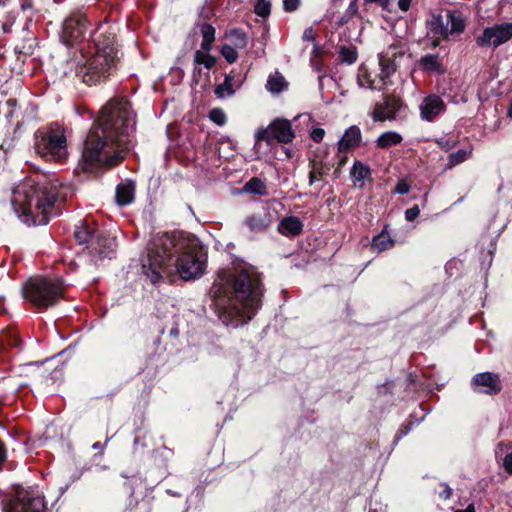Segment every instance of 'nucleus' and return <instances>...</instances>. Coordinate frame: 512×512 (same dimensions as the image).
<instances>
[{"label":"nucleus","instance_id":"f257e3e1","mask_svg":"<svg viewBox=\"0 0 512 512\" xmlns=\"http://www.w3.org/2000/svg\"><path fill=\"white\" fill-rule=\"evenodd\" d=\"M135 115L129 102L112 99L101 110L84 142L82 159L85 168L113 167L130 149L129 137L135 130Z\"/></svg>","mask_w":512,"mask_h":512},{"label":"nucleus","instance_id":"f03ea898","mask_svg":"<svg viewBox=\"0 0 512 512\" xmlns=\"http://www.w3.org/2000/svg\"><path fill=\"white\" fill-rule=\"evenodd\" d=\"M219 319L226 326L248 323L261 307L263 286L254 267H243L234 273L222 271L210 289Z\"/></svg>","mask_w":512,"mask_h":512},{"label":"nucleus","instance_id":"7ed1b4c3","mask_svg":"<svg viewBox=\"0 0 512 512\" xmlns=\"http://www.w3.org/2000/svg\"><path fill=\"white\" fill-rule=\"evenodd\" d=\"M174 253L177 254L174 267L181 279L196 280L204 274L206 256L201 248L166 233L157 234L149 242L146 255L141 259L143 273L151 283L157 284L171 274L170 260Z\"/></svg>","mask_w":512,"mask_h":512},{"label":"nucleus","instance_id":"20e7f679","mask_svg":"<svg viewBox=\"0 0 512 512\" xmlns=\"http://www.w3.org/2000/svg\"><path fill=\"white\" fill-rule=\"evenodd\" d=\"M94 41V55L79 70L82 81L88 85H95L107 79L115 70L118 60L114 34L101 33Z\"/></svg>","mask_w":512,"mask_h":512},{"label":"nucleus","instance_id":"39448f33","mask_svg":"<svg viewBox=\"0 0 512 512\" xmlns=\"http://www.w3.org/2000/svg\"><path fill=\"white\" fill-rule=\"evenodd\" d=\"M61 184L54 175L37 174L34 178V226L46 225L57 212L55 203L60 196Z\"/></svg>","mask_w":512,"mask_h":512},{"label":"nucleus","instance_id":"423d86ee","mask_svg":"<svg viewBox=\"0 0 512 512\" xmlns=\"http://www.w3.org/2000/svg\"><path fill=\"white\" fill-rule=\"evenodd\" d=\"M34 152L47 160H65L68 151L64 129L58 125L38 129L34 135Z\"/></svg>","mask_w":512,"mask_h":512},{"label":"nucleus","instance_id":"0eeeda50","mask_svg":"<svg viewBox=\"0 0 512 512\" xmlns=\"http://www.w3.org/2000/svg\"><path fill=\"white\" fill-rule=\"evenodd\" d=\"M428 25L430 33L436 39H445L452 34L462 33L465 28L461 14L450 10L445 13L433 14Z\"/></svg>","mask_w":512,"mask_h":512},{"label":"nucleus","instance_id":"6e6552de","mask_svg":"<svg viewBox=\"0 0 512 512\" xmlns=\"http://www.w3.org/2000/svg\"><path fill=\"white\" fill-rule=\"evenodd\" d=\"M62 282L56 278H34V307L47 308L62 296Z\"/></svg>","mask_w":512,"mask_h":512},{"label":"nucleus","instance_id":"1a4fd4ad","mask_svg":"<svg viewBox=\"0 0 512 512\" xmlns=\"http://www.w3.org/2000/svg\"><path fill=\"white\" fill-rule=\"evenodd\" d=\"M255 138L256 143L265 141L270 145L273 140H277L279 143L287 144L293 141L295 133L290 121L277 118L267 128L258 130Z\"/></svg>","mask_w":512,"mask_h":512},{"label":"nucleus","instance_id":"9d476101","mask_svg":"<svg viewBox=\"0 0 512 512\" xmlns=\"http://www.w3.org/2000/svg\"><path fill=\"white\" fill-rule=\"evenodd\" d=\"M32 195V183L25 179L15 186L12 193L11 203L17 217L25 224L30 225V204Z\"/></svg>","mask_w":512,"mask_h":512},{"label":"nucleus","instance_id":"9b49d317","mask_svg":"<svg viewBox=\"0 0 512 512\" xmlns=\"http://www.w3.org/2000/svg\"><path fill=\"white\" fill-rule=\"evenodd\" d=\"M512 38V23L504 22L486 27L481 36L476 38V43L480 47H499Z\"/></svg>","mask_w":512,"mask_h":512},{"label":"nucleus","instance_id":"f8f14e48","mask_svg":"<svg viewBox=\"0 0 512 512\" xmlns=\"http://www.w3.org/2000/svg\"><path fill=\"white\" fill-rule=\"evenodd\" d=\"M86 19L82 14L67 18L63 24L61 39L67 46H72L83 39Z\"/></svg>","mask_w":512,"mask_h":512},{"label":"nucleus","instance_id":"ddd939ff","mask_svg":"<svg viewBox=\"0 0 512 512\" xmlns=\"http://www.w3.org/2000/svg\"><path fill=\"white\" fill-rule=\"evenodd\" d=\"M471 387L474 392L492 396L502 390V382L499 374L487 371L475 374L471 379Z\"/></svg>","mask_w":512,"mask_h":512},{"label":"nucleus","instance_id":"4468645a","mask_svg":"<svg viewBox=\"0 0 512 512\" xmlns=\"http://www.w3.org/2000/svg\"><path fill=\"white\" fill-rule=\"evenodd\" d=\"M31 503V492L21 486H14L11 498L3 505V512H32Z\"/></svg>","mask_w":512,"mask_h":512},{"label":"nucleus","instance_id":"2eb2a0df","mask_svg":"<svg viewBox=\"0 0 512 512\" xmlns=\"http://www.w3.org/2000/svg\"><path fill=\"white\" fill-rule=\"evenodd\" d=\"M403 52L398 47L391 45L387 51L379 55V65L381 67L380 77L384 83L397 69V58H401Z\"/></svg>","mask_w":512,"mask_h":512},{"label":"nucleus","instance_id":"dca6fc26","mask_svg":"<svg viewBox=\"0 0 512 512\" xmlns=\"http://www.w3.org/2000/svg\"><path fill=\"white\" fill-rule=\"evenodd\" d=\"M446 104L443 99L435 94L426 96L420 104V115L425 121L431 122L444 112Z\"/></svg>","mask_w":512,"mask_h":512},{"label":"nucleus","instance_id":"f3484780","mask_svg":"<svg viewBox=\"0 0 512 512\" xmlns=\"http://www.w3.org/2000/svg\"><path fill=\"white\" fill-rule=\"evenodd\" d=\"M243 81L241 75L232 70L225 75L224 82L216 86L215 95L220 99L231 97L242 86Z\"/></svg>","mask_w":512,"mask_h":512},{"label":"nucleus","instance_id":"a211bd4d","mask_svg":"<svg viewBox=\"0 0 512 512\" xmlns=\"http://www.w3.org/2000/svg\"><path fill=\"white\" fill-rule=\"evenodd\" d=\"M399 109V103L396 100H385L383 103H377L373 110V118L377 121L393 119Z\"/></svg>","mask_w":512,"mask_h":512},{"label":"nucleus","instance_id":"6ab92c4d","mask_svg":"<svg viewBox=\"0 0 512 512\" xmlns=\"http://www.w3.org/2000/svg\"><path fill=\"white\" fill-rule=\"evenodd\" d=\"M361 142V130L357 126H350L345 130L343 136L338 142L340 152L348 151L359 146Z\"/></svg>","mask_w":512,"mask_h":512},{"label":"nucleus","instance_id":"aec40b11","mask_svg":"<svg viewBox=\"0 0 512 512\" xmlns=\"http://www.w3.org/2000/svg\"><path fill=\"white\" fill-rule=\"evenodd\" d=\"M135 184L132 181L119 183L116 187L115 199L120 206L129 205L134 200Z\"/></svg>","mask_w":512,"mask_h":512},{"label":"nucleus","instance_id":"412c9836","mask_svg":"<svg viewBox=\"0 0 512 512\" xmlns=\"http://www.w3.org/2000/svg\"><path fill=\"white\" fill-rule=\"evenodd\" d=\"M350 177L355 187L363 188L365 186L366 179L371 177V170L361 161H355L350 170Z\"/></svg>","mask_w":512,"mask_h":512},{"label":"nucleus","instance_id":"4be33fe9","mask_svg":"<svg viewBox=\"0 0 512 512\" xmlns=\"http://www.w3.org/2000/svg\"><path fill=\"white\" fill-rule=\"evenodd\" d=\"M116 241L110 237H98L95 242L92 243V250L99 255L100 258L111 257L115 252Z\"/></svg>","mask_w":512,"mask_h":512},{"label":"nucleus","instance_id":"5701e85b","mask_svg":"<svg viewBox=\"0 0 512 512\" xmlns=\"http://www.w3.org/2000/svg\"><path fill=\"white\" fill-rule=\"evenodd\" d=\"M420 66L425 72L433 74H444L445 68L443 67L438 54H427L420 59Z\"/></svg>","mask_w":512,"mask_h":512},{"label":"nucleus","instance_id":"b1692460","mask_svg":"<svg viewBox=\"0 0 512 512\" xmlns=\"http://www.w3.org/2000/svg\"><path fill=\"white\" fill-rule=\"evenodd\" d=\"M302 222L294 216L286 217L278 225V231L284 236H295L302 231Z\"/></svg>","mask_w":512,"mask_h":512},{"label":"nucleus","instance_id":"393cba45","mask_svg":"<svg viewBox=\"0 0 512 512\" xmlns=\"http://www.w3.org/2000/svg\"><path fill=\"white\" fill-rule=\"evenodd\" d=\"M287 85L285 78L278 71H275L273 74L269 75L266 82V89L270 93L278 94L284 91Z\"/></svg>","mask_w":512,"mask_h":512},{"label":"nucleus","instance_id":"a878e982","mask_svg":"<svg viewBox=\"0 0 512 512\" xmlns=\"http://www.w3.org/2000/svg\"><path fill=\"white\" fill-rule=\"evenodd\" d=\"M393 245V239L384 229L381 233L373 237L371 242V249L376 252H382L392 248Z\"/></svg>","mask_w":512,"mask_h":512},{"label":"nucleus","instance_id":"bb28decb","mask_svg":"<svg viewBox=\"0 0 512 512\" xmlns=\"http://www.w3.org/2000/svg\"><path fill=\"white\" fill-rule=\"evenodd\" d=\"M246 225L251 231L261 232L269 226V218L266 214H253L246 218Z\"/></svg>","mask_w":512,"mask_h":512},{"label":"nucleus","instance_id":"cd10ccee","mask_svg":"<svg viewBox=\"0 0 512 512\" xmlns=\"http://www.w3.org/2000/svg\"><path fill=\"white\" fill-rule=\"evenodd\" d=\"M402 136L395 131H387L382 133L376 140L377 147L389 148L402 142Z\"/></svg>","mask_w":512,"mask_h":512},{"label":"nucleus","instance_id":"c85d7f7f","mask_svg":"<svg viewBox=\"0 0 512 512\" xmlns=\"http://www.w3.org/2000/svg\"><path fill=\"white\" fill-rule=\"evenodd\" d=\"M200 31L203 37L201 48L204 51H209L215 40V28L211 24L203 23L200 27Z\"/></svg>","mask_w":512,"mask_h":512},{"label":"nucleus","instance_id":"c756f323","mask_svg":"<svg viewBox=\"0 0 512 512\" xmlns=\"http://www.w3.org/2000/svg\"><path fill=\"white\" fill-rule=\"evenodd\" d=\"M227 37L230 40V42L233 44L234 47L243 49L247 46L248 39L246 33L239 29L235 28L230 30L227 33Z\"/></svg>","mask_w":512,"mask_h":512},{"label":"nucleus","instance_id":"7c9ffc66","mask_svg":"<svg viewBox=\"0 0 512 512\" xmlns=\"http://www.w3.org/2000/svg\"><path fill=\"white\" fill-rule=\"evenodd\" d=\"M244 191L247 193H253V194H257V195H261V196L267 194V188H266L265 183L257 177L250 179L244 185Z\"/></svg>","mask_w":512,"mask_h":512},{"label":"nucleus","instance_id":"2f4dec72","mask_svg":"<svg viewBox=\"0 0 512 512\" xmlns=\"http://www.w3.org/2000/svg\"><path fill=\"white\" fill-rule=\"evenodd\" d=\"M471 156V149H459L448 156L449 166L453 167L459 165L469 159Z\"/></svg>","mask_w":512,"mask_h":512},{"label":"nucleus","instance_id":"473e14b6","mask_svg":"<svg viewBox=\"0 0 512 512\" xmlns=\"http://www.w3.org/2000/svg\"><path fill=\"white\" fill-rule=\"evenodd\" d=\"M339 58L341 62L353 64L357 60V50L353 46H342L339 50Z\"/></svg>","mask_w":512,"mask_h":512},{"label":"nucleus","instance_id":"72a5a7b5","mask_svg":"<svg viewBox=\"0 0 512 512\" xmlns=\"http://www.w3.org/2000/svg\"><path fill=\"white\" fill-rule=\"evenodd\" d=\"M74 236L79 244L88 243L93 239V230L86 225H81L76 228Z\"/></svg>","mask_w":512,"mask_h":512},{"label":"nucleus","instance_id":"f704fd0d","mask_svg":"<svg viewBox=\"0 0 512 512\" xmlns=\"http://www.w3.org/2000/svg\"><path fill=\"white\" fill-rule=\"evenodd\" d=\"M324 174L323 166L320 163L313 162L309 173V185H313L316 181L320 180Z\"/></svg>","mask_w":512,"mask_h":512},{"label":"nucleus","instance_id":"c9c22d12","mask_svg":"<svg viewBox=\"0 0 512 512\" xmlns=\"http://www.w3.org/2000/svg\"><path fill=\"white\" fill-rule=\"evenodd\" d=\"M195 61L198 64L204 65L207 69H211L215 65V58L209 54H205L201 51H196Z\"/></svg>","mask_w":512,"mask_h":512},{"label":"nucleus","instance_id":"e433bc0d","mask_svg":"<svg viewBox=\"0 0 512 512\" xmlns=\"http://www.w3.org/2000/svg\"><path fill=\"white\" fill-rule=\"evenodd\" d=\"M271 11V3L268 0H258L254 12L261 17H267Z\"/></svg>","mask_w":512,"mask_h":512},{"label":"nucleus","instance_id":"4c0bfd02","mask_svg":"<svg viewBox=\"0 0 512 512\" xmlns=\"http://www.w3.org/2000/svg\"><path fill=\"white\" fill-rule=\"evenodd\" d=\"M235 48L236 47L225 44L222 46V49H221L222 56L230 64L234 63L238 58V53Z\"/></svg>","mask_w":512,"mask_h":512},{"label":"nucleus","instance_id":"58836bf2","mask_svg":"<svg viewBox=\"0 0 512 512\" xmlns=\"http://www.w3.org/2000/svg\"><path fill=\"white\" fill-rule=\"evenodd\" d=\"M209 118L212 122L219 126L224 125L227 121L226 114L222 109L219 108L212 109L209 113Z\"/></svg>","mask_w":512,"mask_h":512},{"label":"nucleus","instance_id":"ea45409f","mask_svg":"<svg viewBox=\"0 0 512 512\" xmlns=\"http://www.w3.org/2000/svg\"><path fill=\"white\" fill-rule=\"evenodd\" d=\"M364 5L369 9L372 4H376L383 11L392 12L390 0H363Z\"/></svg>","mask_w":512,"mask_h":512},{"label":"nucleus","instance_id":"a19ab883","mask_svg":"<svg viewBox=\"0 0 512 512\" xmlns=\"http://www.w3.org/2000/svg\"><path fill=\"white\" fill-rule=\"evenodd\" d=\"M23 298L27 301H32V282L31 279H28L27 282L23 285L22 288Z\"/></svg>","mask_w":512,"mask_h":512},{"label":"nucleus","instance_id":"79ce46f5","mask_svg":"<svg viewBox=\"0 0 512 512\" xmlns=\"http://www.w3.org/2000/svg\"><path fill=\"white\" fill-rule=\"evenodd\" d=\"M300 0H283V8L286 12H293L298 9Z\"/></svg>","mask_w":512,"mask_h":512},{"label":"nucleus","instance_id":"37998d69","mask_svg":"<svg viewBox=\"0 0 512 512\" xmlns=\"http://www.w3.org/2000/svg\"><path fill=\"white\" fill-rule=\"evenodd\" d=\"M410 191V185L405 181L401 180L395 186V193L405 195Z\"/></svg>","mask_w":512,"mask_h":512},{"label":"nucleus","instance_id":"c03bdc74","mask_svg":"<svg viewBox=\"0 0 512 512\" xmlns=\"http://www.w3.org/2000/svg\"><path fill=\"white\" fill-rule=\"evenodd\" d=\"M358 84L362 88H371V89L373 88L372 83L369 79V76L366 72L358 75Z\"/></svg>","mask_w":512,"mask_h":512},{"label":"nucleus","instance_id":"a18cd8bd","mask_svg":"<svg viewBox=\"0 0 512 512\" xmlns=\"http://www.w3.org/2000/svg\"><path fill=\"white\" fill-rule=\"evenodd\" d=\"M419 213H420L419 207L417 205H415L405 211V218L407 221H413L414 219H416L418 217Z\"/></svg>","mask_w":512,"mask_h":512},{"label":"nucleus","instance_id":"49530a36","mask_svg":"<svg viewBox=\"0 0 512 512\" xmlns=\"http://www.w3.org/2000/svg\"><path fill=\"white\" fill-rule=\"evenodd\" d=\"M324 135H325V131L324 129L322 128H314L312 131H311V138L315 141V142H321L324 138Z\"/></svg>","mask_w":512,"mask_h":512},{"label":"nucleus","instance_id":"de8ad7c7","mask_svg":"<svg viewBox=\"0 0 512 512\" xmlns=\"http://www.w3.org/2000/svg\"><path fill=\"white\" fill-rule=\"evenodd\" d=\"M34 512H46V505L42 497H34Z\"/></svg>","mask_w":512,"mask_h":512},{"label":"nucleus","instance_id":"09e8293b","mask_svg":"<svg viewBox=\"0 0 512 512\" xmlns=\"http://www.w3.org/2000/svg\"><path fill=\"white\" fill-rule=\"evenodd\" d=\"M503 467H504V470L507 473L512 474V452L508 453L504 457V459H503Z\"/></svg>","mask_w":512,"mask_h":512},{"label":"nucleus","instance_id":"8fccbe9b","mask_svg":"<svg viewBox=\"0 0 512 512\" xmlns=\"http://www.w3.org/2000/svg\"><path fill=\"white\" fill-rule=\"evenodd\" d=\"M412 0H398V7L401 11L407 12L411 7Z\"/></svg>","mask_w":512,"mask_h":512},{"label":"nucleus","instance_id":"3c124183","mask_svg":"<svg viewBox=\"0 0 512 512\" xmlns=\"http://www.w3.org/2000/svg\"><path fill=\"white\" fill-rule=\"evenodd\" d=\"M315 38L314 36V31L311 27L305 29L304 33H303V39L304 40H308V41H313Z\"/></svg>","mask_w":512,"mask_h":512},{"label":"nucleus","instance_id":"603ef678","mask_svg":"<svg viewBox=\"0 0 512 512\" xmlns=\"http://www.w3.org/2000/svg\"><path fill=\"white\" fill-rule=\"evenodd\" d=\"M5 459H6V452H5L3 444L0 442V470L2 469Z\"/></svg>","mask_w":512,"mask_h":512},{"label":"nucleus","instance_id":"864d4df0","mask_svg":"<svg viewBox=\"0 0 512 512\" xmlns=\"http://www.w3.org/2000/svg\"><path fill=\"white\" fill-rule=\"evenodd\" d=\"M358 10L356 0H353L348 7V12L351 14H355Z\"/></svg>","mask_w":512,"mask_h":512},{"label":"nucleus","instance_id":"5fc2aeb1","mask_svg":"<svg viewBox=\"0 0 512 512\" xmlns=\"http://www.w3.org/2000/svg\"><path fill=\"white\" fill-rule=\"evenodd\" d=\"M438 144L440 145L441 148L445 150H449L452 147L448 140L441 139L438 141Z\"/></svg>","mask_w":512,"mask_h":512},{"label":"nucleus","instance_id":"6e6d98bb","mask_svg":"<svg viewBox=\"0 0 512 512\" xmlns=\"http://www.w3.org/2000/svg\"><path fill=\"white\" fill-rule=\"evenodd\" d=\"M455 512H475V509H474L473 505H469L466 509H464V510H456Z\"/></svg>","mask_w":512,"mask_h":512},{"label":"nucleus","instance_id":"4d7b16f0","mask_svg":"<svg viewBox=\"0 0 512 512\" xmlns=\"http://www.w3.org/2000/svg\"><path fill=\"white\" fill-rule=\"evenodd\" d=\"M0 29L3 30L4 33L9 32V26L5 23H0Z\"/></svg>","mask_w":512,"mask_h":512},{"label":"nucleus","instance_id":"13d9d810","mask_svg":"<svg viewBox=\"0 0 512 512\" xmlns=\"http://www.w3.org/2000/svg\"><path fill=\"white\" fill-rule=\"evenodd\" d=\"M30 8V3L28 2H23L21 3V9L22 11L24 12L26 9Z\"/></svg>","mask_w":512,"mask_h":512},{"label":"nucleus","instance_id":"bf43d9fd","mask_svg":"<svg viewBox=\"0 0 512 512\" xmlns=\"http://www.w3.org/2000/svg\"><path fill=\"white\" fill-rule=\"evenodd\" d=\"M507 116L512 119V102L510 103L508 110H507Z\"/></svg>","mask_w":512,"mask_h":512},{"label":"nucleus","instance_id":"052dcab7","mask_svg":"<svg viewBox=\"0 0 512 512\" xmlns=\"http://www.w3.org/2000/svg\"><path fill=\"white\" fill-rule=\"evenodd\" d=\"M102 445L100 442H96L92 445V448L97 450V449H101Z\"/></svg>","mask_w":512,"mask_h":512},{"label":"nucleus","instance_id":"680f3d73","mask_svg":"<svg viewBox=\"0 0 512 512\" xmlns=\"http://www.w3.org/2000/svg\"><path fill=\"white\" fill-rule=\"evenodd\" d=\"M451 496V489L448 488L446 491H445V498H449Z\"/></svg>","mask_w":512,"mask_h":512},{"label":"nucleus","instance_id":"e2e57ef3","mask_svg":"<svg viewBox=\"0 0 512 512\" xmlns=\"http://www.w3.org/2000/svg\"><path fill=\"white\" fill-rule=\"evenodd\" d=\"M1 3H5V0H0V4H1Z\"/></svg>","mask_w":512,"mask_h":512}]
</instances>
